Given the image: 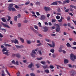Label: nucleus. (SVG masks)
Masks as SVG:
<instances>
[{
	"instance_id": "5",
	"label": "nucleus",
	"mask_w": 76,
	"mask_h": 76,
	"mask_svg": "<svg viewBox=\"0 0 76 76\" xmlns=\"http://www.w3.org/2000/svg\"><path fill=\"white\" fill-rule=\"evenodd\" d=\"M1 24L3 25V26H4V27H5V28H7L9 29H10V26H9V25L7 24L4 23H2Z\"/></svg>"
},
{
	"instance_id": "7",
	"label": "nucleus",
	"mask_w": 76,
	"mask_h": 76,
	"mask_svg": "<svg viewBox=\"0 0 76 76\" xmlns=\"http://www.w3.org/2000/svg\"><path fill=\"white\" fill-rule=\"evenodd\" d=\"M74 55L73 54H71L70 55V59L72 61H75V59L73 58V57H74Z\"/></svg>"
},
{
	"instance_id": "26",
	"label": "nucleus",
	"mask_w": 76,
	"mask_h": 76,
	"mask_svg": "<svg viewBox=\"0 0 76 76\" xmlns=\"http://www.w3.org/2000/svg\"><path fill=\"white\" fill-rule=\"evenodd\" d=\"M20 40H21V41L23 43V42H24V40L23 39V38H22L21 37H20Z\"/></svg>"
},
{
	"instance_id": "46",
	"label": "nucleus",
	"mask_w": 76,
	"mask_h": 76,
	"mask_svg": "<svg viewBox=\"0 0 76 76\" xmlns=\"http://www.w3.org/2000/svg\"><path fill=\"white\" fill-rule=\"evenodd\" d=\"M50 51L52 53H54V49H51Z\"/></svg>"
},
{
	"instance_id": "19",
	"label": "nucleus",
	"mask_w": 76,
	"mask_h": 76,
	"mask_svg": "<svg viewBox=\"0 0 76 76\" xmlns=\"http://www.w3.org/2000/svg\"><path fill=\"white\" fill-rule=\"evenodd\" d=\"M42 67L44 69H46V68H48V66L47 65H46L45 66H42Z\"/></svg>"
},
{
	"instance_id": "43",
	"label": "nucleus",
	"mask_w": 76,
	"mask_h": 76,
	"mask_svg": "<svg viewBox=\"0 0 76 76\" xmlns=\"http://www.w3.org/2000/svg\"><path fill=\"white\" fill-rule=\"evenodd\" d=\"M36 66H37V68H39V64H36Z\"/></svg>"
},
{
	"instance_id": "53",
	"label": "nucleus",
	"mask_w": 76,
	"mask_h": 76,
	"mask_svg": "<svg viewBox=\"0 0 76 76\" xmlns=\"http://www.w3.org/2000/svg\"><path fill=\"white\" fill-rule=\"evenodd\" d=\"M30 75L31 76H35V74L34 73H32L30 74Z\"/></svg>"
},
{
	"instance_id": "25",
	"label": "nucleus",
	"mask_w": 76,
	"mask_h": 76,
	"mask_svg": "<svg viewBox=\"0 0 76 76\" xmlns=\"http://www.w3.org/2000/svg\"><path fill=\"white\" fill-rule=\"evenodd\" d=\"M45 73H50V72H49V70L48 69H45Z\"/></svg>"
},
{
	"instance_id": "44",
	"label": "nucleus",
	"mask_w": 76,
	"mask_h": 76,
	"mask_svg": "<svg viewBox=\"0 0 76 76\" xmlns=\"http://www.w3.org/2000/svg\"><path fill=\"white\" fill-rule=\"evenodd\" d=\"M34 28H35L36 29H37V30L38 29V27L37 26L34 25Z\"/></svg>"
},
{
	"instance_id": "63",
	"label": "nucleus",
	"mask_w": 76,
	"mask_h": 76,
	"mask_svg": "<svg viewBox=\"0 0 76 76\" xmlns=\"http://www.w3.org/2000/svg\"><path fill=\"white\" fill-rule=\"evenodd\" d=\"M57 2H58L59 3V4H62V3L60 1H57Z\"/></svg>"
},
{
	"instance_id": "50",
	"label": "nucleus",
	"mask_w": 76,
	"mask_h": 76,
	"mask_svg": "<svg viewBox=\"0 0 76 76\" xmlns=\"http://www.w3.org/2000/svg\"><path fill=\"white\" fill-rule=\"evenodd\" d=\"M68 65L69 66V67H70V68H72V66L71 64H68Z\"/></svg>"
},
{
	"instance_id": "51",
	"label": "nucleus",
	"mask_w": 76,
	"mask_h": 76,
	"mask_svg": "<svg viewBox=\"0 0 76 76\" xmlns=\"http://www.w3.org/2000/svg\"><path fill=\"white\" fill-rule=\"evenodd\" d=\"M18 18H20V17L21 16V15H20V14H18Z\"/></svg>"
},
{
	"instance_id": "41",
	"label": "nucleus",
	"mask_w": 76,
	"mask_h": 76,
	"mask_svg": "<svg viewBox=\"0 0 76 76\" xmlns=\"http://www.w3.org/2000/svg\"><path fill=\"white\" fill-rule=\"evenodd\" d=\"M36 5H39L40 4V2L38 1L36 3Z\"/></svg>"
},
{
	"instance_id": "32",
	"label": "nucleus",
	"mask_w": 76,
	"mask_h": 76,
	"mask_svg": "<svg viewBox=\"0 0 76 76\" xmlns=\"http://www.w3.org/2000/svg\"><path fill=\"white\" fill-rule=\"evenodd\" d=\"M54 25L55 26H56V27H60V26L57 24L55 23V24Z\"/></svg>"
},
{
	"instance_id": "16",
	"label": "nucleus",
	"mask_w": 76,
	"mask_h": 76,
	"mask_svg": "<svg viewBox=\"0 0 76 76\" xmlns=\"http://www.w3.org/2000/svg\"><path fill=\"white\" fill-rule=\"evenodd\" d=\"M26 41L27 44H31V41H30V40L26 39Z\"/></svg>"
},
{
	"instance_id": "13",
	"label": "nucleus",
	"mask_w": 76,
	"mask_h": 76,
	"mask_svg": "<svg viewBox=\"0 0 76 76\" xmlns=\"http://www.w3.org/2000/svg\"><path fill=\"white\" fill-rule=\"evenodd\" d=\"M66 46L67 47H69V48H70L71 47V45L70 43L69 42L67 43L66 44Z\"/></svg>"
},
{
	"instance_id": "10",
	"label": "nucleus",
	"mask_w": 76,
	"mask_h": 76,
	"mask_svg": "<svg viewBox=\"0 0 76 76\" xmlns=\"http://www.w3.org/2000/svg\"><path fill=\"white\" fill-rule=\"evenodd\" d=\"M66 3H70V1L69 0H65L63 1V4H65Z\"/></svg>"
},
{
	"instance_id": "14",
	"label": "nucleus",
	"mask_w": 76,
	"mask_h": 76,
	"mask_svg": "<svg viewBox=\"0 0 76 76\" xmlns=\"http://www.w3.org/2000/svg\"><path fill=\"white\" fill-rule=\"evenodd\" d=\"M30 28L31 29V30H32V31H34V32H36L37 31L35 30L34 28H33V27L32 26L30 27Z\"/></svg>"
},
{
	"instance_id": "9",
	"label": "nucleus",
	"mask_w": 76,
	"mask_h": 76,
	"mask_svg": "<svg viewBox=\"0 0 76 76\" xmlns=\"http://www.w3.org/2000/svg\"><path fill=\"white\" fill-rule=\"evenodd\" d=\"M48 30V27H45L44 28V32H47V31Z\"/></svg>"
},
{
	"instance_id": "12",
	"label": "nucleus",
	"mask_w": 76,
	"mask_h": 76,
	"mask_svg": "<svg viewBox=\"0 0 76 76\" xmlns=\"http://www.w3.org/2000/svg\"><path fill=\"white\" fill-rule=\"evenodd\" d=\"M56 32H60V28L59 27H56Z\"/></svg>"
},
{
	"instance_id": "57",
	"label": "nucleus",
	"mask_w": 76,
	"mask_h": 76,
	"mask_svg": "<svg viewBox=\"0 0 76 76\" xmlns=\"http://www.w3.org/2000/svg\"><path fill=\"white\" fill-rule=\"evenodd\" d=\"M51 28L52 29H56V27L54 26H53V27H51Z\"/></svg>"
},
{
	"instance_id": "2",
	"label": "nucleus",
	"mask_w": 76,
	"mask_h": 76,
	"mask_svg": "<svg viewBox=\"0 0 76 76\" xmlns=\"http://www.w3.org/2000/svg\"><path fill=\"white\" fill-rule=\"evenodd\" d=\"M35 54H37V53H36V52H35V50H33L31 53V55L32 56V57L34 58L35 57Z\"/></svg>"
},
{
	"instance_id": "58",
	"label": "nucleus",
	"mask_w": 76,
	"mask_h": 76,
	"mask_svg": "<svg viewBox=\"0 0 76 76\" xmlns=\"http://www.w3.org/2000/svg\"><path fill=\"white\" fill-rule=\"evenodd\" d=\"M3 36L1 33H0V38H3Z\"/></svg>"
},
{
	"instance_id": "31",
	"label": "nucleus",
	"mask_w": 76,
	"mask_h": 76,
	"mask_svg": "<svg viewBox=\"0 0 76 76\" xmlns=\"http://www.w3.org/2000/svg\"><path fill=\"white\" fill-rule=\"evenodd\" d=\"M14 19L15 21V22H16V21H17V16H15L14 17Z\"/></svg>"
},
{
	"instance_id": "1",
	"label": "nucleus",
	"mask_w": 76,
	"mask_h": 76,
	"mask_svg": "<svg viewBox=\"0 0 76 76\" xmlns=\"http://www.w3.org/2000/svg\"><path fill=\"white\" fill-rule=\"evenodd\" d=\"M13 5H14V4H10L8 10H10V11L12 10V12H15L16 9L14 8H12Z\"/></svg>"
},
{
	"instance_id": "28",
	"label": "nucleus",
	"mask_w": 76,
	"mask_h": 76,
	"mask_svg": "<svg viewBox=\"0 0 76 76\" xmlns=\"http://www.w3.org/2000/svg\"><path fill=\"white\" fill-rule=\"evenodd\" d=\"M7 49H6V48H3L2 50V52H4V51H6Z\"/></svg>"
},
{
	"instance_id": "15",
	"label": "nucleus",
	"mask_w": 76,
	"mask_h": 76,
	"mask_svg": "<svg viewBox=\"0 0 76 76\" xmlns=\"http://www.w3.org/2000/svg\"><path fill=\"white\" fill-rule=\"evenodd\" d=\"M14 42L15 43V44H18L19 42H18V40L16 39H15L14 40Z\"/></svg>"
},
{
	"instance_id": "30",
	"label": "nucleus",
	"mask_w": 76,
	"mask_h": 76,
	"mask_svg": "<svg viewBox=\"0 0 76 76\" xmlns=\"http://www.w3.org/2000/svg\"><path fill=\"white\" fill-rule=\"evenodd\" d=\"M70 7H72V8H74V9H76V7L75 6H74L72 5H70Z\"/></svg>"
},
{
	"instance_id": "35",
	"label": "nucleus",
	"mask_w": 76,
	"mask_h": 76,
	"mask_svg": "<svg viewBox=\"0 0 76 76\" xmlns=\"http://www.w3.org/2000/svg\"><path fill=\"white\" fill-rule=\"evenodd\" d=\"M6 72H7V74H8L9 76H10V73H9L8 71H7V69L6 70Z\"/></svg>"
},
{
	"instance_id": "62",
	"label": "nucleus",
	"mask_w": 76,
	"mask_h": 76,
	"mask_svg": "<svg viewBox=\"0 0 76 76\" xmlns=\"http://www.w3.org/2000/svg\"><path fill=\"white\" fill-rule=\"evenodd\" d=\"M73 45H76V42H74L73 43Z\"/></svg>"
},
{
	"instance_id": "21",
	"label": "nucleus",
	"mask_w": 76,
	"mask_h": 76,
	"mask_svg": "<svg viewBox=\"0 0 76 76\" xmlns=\"http://www.w3.org/2000/svg\"><path fill=\"white\" fill-rule=\"evenodd\" d=\"M8 53H9L7 52H3V54H5V56H9Z\"/></svg>"
},
{
	"instance_id": "22",
	"label": "nucleus",
	"mask_w": 76,
	"mask_h": 76,
	"mask_svg": "<svg viewBox=\"0 0 76 76\" xmlns=\"http://www.w3.org/2000/svg\"><path fill=\"white\" fill-rule=\"evenodd\" d=\"M45 40L46 41H47V42H51V41L49 39H45Z\"/></svg>"
},
{
	"instance_id": "24",
	"label": "nucleus",
	"mask_w": 76,
	"mask_h": 76,
	"mask_svg": "<svg viewBox=\"0 0 76 76\" xmlns=\"http://www.w3.org/2000/svg\"><path fill=\"white\" fill-rule=\"evenodd\" d=\"M16 57L18 58H20V55L19 53H17L16 55Z\"/></svg>"
},
{
	"instance_id": "17",
	"label": "nucleus",
	"mask_w": 76,
	"mask_h": 76,
	"mask_svg": "<svg viewBox=\"0 0 76 76\" xmlns=\"http://www.w3.org/2000/svg\"><path fill=\"white\" fill-rule=\"evenodd\" d=\"M64 64H66L69 63V61L67 59H65L64 61Z\"/></svg>"
},
{
	"instance_id": "37",
	"label": "nucleus",
	"mask_w": 76,
	"mask_h": 76,
	"mask_svg": "<svg viewBox=\"0 0 76 76\" xmlns=\"http://www.w3.org/2000/svg\"><path fill=\"white\" fill-rule=\"evenodd\" d=\"M18 26L19 28L20 27V26H21V24L20 23H18Z\"/></svg>"
},
{
	"instance_id": "34",
	"label": "nucleus",
	"mask_w": 76,
	"mask_h": 76,
	"mask_svg": "<svg viewBox=\"0 0 76 76\" xmlns=\"http://www.w3.org/2000/svg\"><path fill=\"white\" fill-rule=\"evenodd\" d=\"M56 18L58 20L60 19V16H59V15H57L56 16Z\"/></svg>"
},
{
	"instance_id": "11",
	"label": "nucleus",
	"mask_w": 76,
	"mask_h": 76,
	"mask_svg": "<svg viewBox=\"0 0 76 76\" xmlns=\"http://www.w3.org/2000/svg\"><path fill=\"white\" fill-rule=\"evenodd\" d=\"M57 1H56L52 3L50 5H57Z\"/></svg>"
},
{
	"instance_id": "47",
	"label": "nucleus",
	"mask_w": 76,
	"mask_h": 76,
	"mask_svg": "<svg viewBox=\"0 0 76 76\" xmlns=\"http://www.w3.org/2000/svg\"><path fill=\"white\" fill-rule=\"evenodd\" d=\"M30 3L29 1L25 3V4L26 5H28V4H29Z\"/></svg>"
},
{
	"instance_id": "45",
	"label": "nucleus",
	"mask_w": 76,
	"mask_h": 76,
	"mask_svg": "<svg viewBox=\"0 0 76 76\" xmlns=\"http://www.w3.org/2000/svg\"><path fill=\"white\" fill-rule=\"evenodd\" d=\"M15 8L16 9H19V7L17 5H16L15 6Z\"/></svg>"
},
{
	"instance_id": "38",
	"label": "nucleus",
	"mask_w": 76,
	"mask_h": 76,
	"mask_svg": "<svg viewBox=\"0 0 76 76\" xmlns=\"http://www.w3.org/2000/svg\"><path fill=\"white\" fill-rule=\"evenodd\" d=\"M38 52L39 53V54L41 56L42 55V52L41 50H39L38 51Z\"/></svg>"
},
{
	"instance_id": "33",
	"label": "nucleus",
	"mask_w": 76,
	"mask_h": 76,
	"mask_svg": "<svg viewBox=\"0 0 76 76\" xmlns=\"http://www.w3.org/2000/svg\"><path fill=\"white\" fill-rule=\"evenodd\" d=\"M57 12H61V10H60V8L58 7V8Z\"/></svg>"
},
{
	"instance_id": "39",
	"label": "nucleus",
	"mask_w": 76,
	"mask_h": 76,
	"mask_svg": "<svg viewBox=\"0 0 76 76\" xmlns=\"http://www.w3.org/2000/svg\"><path fill=\"white\" fill-rule=\"evenodd\" d=\"M8 19L7 20V21H9V20H10V19H11V17H10L9 16L8 17Z\"/></svg>"
},
{
	"instance_id": "6",
	"label": "nucleus",
	"mask_w": 76,
	"mask_h": 76,
	"mask_svg": "<svg viewBox=\"0 0 76 76\" xmlns=\"http://www.w3.org/2000/svg\"><path fill=\"white\" fill-rule=\"evenodd\" d=\"M69 72L71 75H72L73 76H74L73 75H75L76 74V72L74 71H70Z\"/></svg>"
},
{
	"instance_id": "36",
	"label": "nucleus",
	"mask_w": 76,
	"mask_h": 76,
	"mask_svg": "<svg viewBox=\"0 0 76 76\" xmlns=\"http://www.w3.org/2000/svg\"><path fill=\"white\" fill-rule=\"evenodd\" d=\"M37 59L38 60H42V58H37Z\"/></svg>"
},
{
	"instance_id": "56",
	"label": "nucleus",
	"mask_w": 76,
	"mask_h": 76,
	"mask_svg": "<svg viewBox=\"0 0 76 76\" xmlns=\"http://www.w3.org/2000/svg\"><path fill=\"white\" fill-rule=\"evenodd\" d=\"M67 25L68 26H69V27H70V26H71V25H70V23H68L67 24Z\"/></svg>"
},
{
	"instance_id": "23",
	"label": "nucleus",
	"mask_w": 76,
	"mask_h": 76,
	"mask_svg": "<svg viewBox=\"0 0 76 76\" xmlns=\"http://www.w3.org/2000/svg\"><path fill=\"white\" fill-rule=\"evenodd\" d=\"M1 19L4 22H6V20L5 19V18L4 17L1 18Z\"/></svg>"
},
{
	"instance_id": "60",
	"label": "nucleus",
	"mask_w": 76,
	"mask_h": 76,
	"mask_svg": "<svg viewBox=\"0 0 76 76\" xmlns=\"http://www.w3.org/2000/svg\"><path fill=\"white\" fill-rule=\"evenodd\" d=\"M64 26H67V24L66 23H64Z\"/></svg>"
},
{
	"instance_id": "48",
	"label": "nucleus",
	"mask_w": 76,
	"mask_h": 76,
	"mask_svg": "<svg viewBox=\"0 0 76 76\" xmlns=\"http://www.w3.org/2000/svg\"><path fill=\"white\" fill-rule=\"evenodd\" d=\"M41 63H42V64H45V62L44 61H41Z\"/></svg>"
},
{
	"instance_id": "54",
	"label": "nucleus",
	"mask_w": 76,
	"mask_h": 76,
	"mask_svg": "<svg viewBox=\"0 0 76 76\" xmlns=\"http://www.w3.org/2000/svg\"><path fill=\"white\" fill-rule=\"evenodd\" d=\"M23 22L24 23H27V22H28V20H24L23 21Z\"/></svg>"
},
{
	"instance_id": "52",
	"label": "nucleus",
	"mask_w": 76,
	"mask_h": 76,
	"mask_svg": "<svg viewBox=\"0 0 76 76\" xmlns=\"http://www.w3.org/2000/svg\"><path fill=\"white\" fill-rule=\"evenodd\" d=\"M12 63L13 64H16V63H15V61L14 60L12 61Z\"/></svg>"
},
{
	"instance_id": "42",
	"label": "nucleus",
	"mask_w": 76,
	"mask_h": 76,
	"mask_svg": "<svg viewBox=\"0 0 76 76\" xmlns=\"http://www.w3.org/2000/svg\"><path fill=\"white\" fill-rule=\"evenodd\" d=\"M17 75L18 76H20V74L19 72H18L17 73Z\"/></svg>"
},
{
	"instance_id": "27",
	"label": "nucleus",
	"mask_w": 76,
	"mask_h": 76,
	"mask_svg": "<svg viewBox=\"0 0 76 76\" xmlns=\"http://www.w3.org/2000/svg\"><path fill=\"white\" fill-rule=\"evenodd\" d=\"M49 67L50 69H54V66L53 65H50L49 66Z\"/></svg>"
},
{
	"instance_id": "20",
	"label": "nucleus",
	"mask_w": 76,
	"mask_h": 76,
	"mask_svg": "<svg viewBox=\"0 0 76 76\" xmlns=\"http://www.w3.org/2000/svg\"><path fill=\"white\" fill-rule=\"evenodd\" d=\"M33 65V64H32V63L31 62L30 64L28 66V68H31L32 67V66Z\"/></svg>"
},
{
	"instance_id": "18",
	"label": "nucleus",
	"mask_w": 76,
	"mask_h": 76,
	"mask_svg": "<svg viewBox=\"0 0 76 76\" xmlns=\"http://www.w3.org/2000/svg\"><path fill=\"white\" fill-rule=\"evenodd\" d=\"M16 47L17 48H18V49H19V48H22V47H23V46L22 45H21V46H18V45H15Z\"/></svg>"
},
{
	"instance_id": "8",
	"label": "nucleus",
	"mask_w": 76,
	"mask_h": 76,
	"mask_svg": "<svg viewBox=\"0 0 76 76\" xmlns=\"http://www.w3.org/2000/svg\"><path fill=\"white\" fill-rule=\"evenodd\" d=\"M40 19L41 20H44V19H45V16L44 15H41Z\"/></svg>"
},
{
	"instance_id": "4",
	"label": "nucleus",
	"mask_w": 76,
	"mask_h": 76,
	"mask_svg": "<svg viewBox=\"0 0 76 76\" xmlns=\"http://www.w3.org/2000/svg\"><path fill=\"white\" fill-rule=\"evenodd\" d=\"M48 45H50L51 47H53V48H54V47H55V43L54 42L52 41V45H50L49 43H47Z\"/></svg>"
},
{
	"instance_id": "55",
	"label": "nucleus",
	"mask_w": 76,
	"mask_h": 76,
	"mask_svg": "<svg viewBox=\"0 0 76 76\" xmlns=\"http://www.w3.org/2000/svg\"><path fill=\"white\" fill-rule=\"evenodd\" d=\"M36 13L37 15V16H39V15H40V14H39V13L38 12H36Z\"/></svg>"
},
{
	"instance_id": "3",
	"label": "nucleus",
	"mask_w": 76,
	"mask_h": 76,
	"mask_svg": "<svg viewBox=\"0 0 76 76\" xmlns=\"http://www.w3.org/2000/svg\"><path fill=\"white\" fill-rule=\"evenodd\" d=\"M44 9L45 10L46 12H47L48 11H49L51 10V8H50V7H44Z\"/></svg>"
},
{
	"instance_id": "64",
	"label": "nucleus",
	"mask_w": 76,
	"mask_h": 76,
	"mask_svg": "<svg viewBox=\"0 0 76 76\" xmlns=\"http://www.w3.org/2000/svg\"><path fill=\"white\" fill-rule=\"evenodd\" d=\"M69 10L67 9L65 10V12H69Z\"/></svg>"
},
{
	"instance_id": "29",
	"label": "nucleus",
	"mask_w": 76,
	"mask_h": 76,
	"mask_svg": "<svg viewBox=\"0 0 76 76\" xmlns=\"http://www.w3.org/2000/svg\"><path fill=\"white\" fill-rule=\"evenodd\" d=\"M55 22H56V20L55 19H53L52 20V22L53 23Z\"/></svg>"
},
{
	"instance_id": "40",
	"label": "nucleus",
	"mask_w": 76,
	"mask_h": 76,
	"mask_svg": "<svg viewBox=\"0 0 76 76\" xmlns=\"http://www.w3.org/2000/svg\"><path fill=\"white\" fill-rule=\"evenodd\" d=\"M1 30L2 31H4V32H6V30L4 28H1Z\"/></svg>"
},
{
	"instance_id": "61",
	"label": "nucleus",
	"mask_w": 76,
	"mask_h": 76,
	"mask_svg": "<svg viewBox=\"0 0 76 76\" xmlns=\"http://www.w3.org/2000/svg\"><path fill=\"white\" fill-rule=\"evenodd\" d=\"M8 2L9 3H10V2H13V0H9L8 1Z\"/></svg>"
},
{
	"instance_id": "59",
	"label": "nucleus",
	"mask_w": 76,
	"mask_h": 76,
	"mask_svg": "<svg viewBox=\"0 0 76 76\" xmlns=\"http://www.w3.org/2000/svg\"><path fill=\"white\" fill-rule=\"evenodd\" d=\"M53 58H55V57H56V55H55L54 54H53Z\"/></svg>"
},
{
	"instance_id": "49",
	"label": "nucleus",
	"mask_w": 76,
	"mask_h": 76,
	"mask_svg": "<svg viewBox=\"0 0 76 76\" xmlns=\"http://www.w3.org/2000/svg\"><path fill=\"white\" fill-rule=\"evenodd\" d=\"M38 24L39 27H42V26H41V23L39 22L38 23Z\"/></svg>"
}]
</instances>
